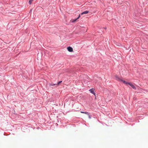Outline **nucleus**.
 <instances>
[{
	"instance_id": "nucleus-1",
	"label": "nucleus",
	"mask_w": 148,
	"mask_h": 148,
	"mask_svg": "<svg viewBox=\"0 0 148 148\" xmlns=\"http://www.w3.org/2000/svg\"><path fill=\"white\" fill-rule=\"evenodd\" d=\"M67 49L70 52H71L73 51V48L71 47H69L67 48Z\"/></svg>"
},
{
	"instance_id": "nucleus-2",
	"label": "nucleus",
	"mask_w": 148,
	"mask_h": 148,
	"mask_svg": "<svg viewBox=\"0 0 148 148\" xmlns=\"http://www.w3.org/2000/svg\"><path fill=\"white\" fill-rule=\"evenodd\" d=\"M95 89L93 88H92L89 90V91L91 93L93 94L94 95H95V93L94 92Z\"/></svg>"
},
{
	"instance_id": "nucleus-3",
	"label": "nucleus",
	"mask_w": 148,
	"mask_h": 148,
	"mask_svg": "<svg viewBox=\"0 0 148 148\" xmlns=\"http://www.w3.org/2000/svg\"><path fill=\"white\" fill-rule=\"evenodd\" d=\"M115 78L116 80H117L119 82H121V80H122V79L120 78L119 77H118V76H115Z\"/></svg>"
},
{
	"instance_id": "nucleus-4",
	"label": "nucleus",
	"mask_w": 148,
	"mask_h": 148,
	"mask_svg": "<svg viewBox=\"0 0 148 148\" xmlns=\"http://www.w3.org/2000/svg\"><path fill=\"white\" fill-rule=\"evenodd\" d=\"M89 12V11H86L84 12L81 14V15H83L84 14H87Z\"/></svg>"
},
{
	"instance_id": "nucleus-5",
	"label": "nucleus",
	"mask_w": 148,
	"mask_h": 148,
	"mask_svg": "<svg viewBox=\"0 0 148 148\" xmlns=\"http://www.w3.org/2000/svg\"><path fill=\"white\" fill-rule=\"evenodd\" d=\"M80 112H81V113H84V114H86L90 116L89 114L87 112L81 111Z\"/></svg>"
},
{
	"instance_id": "nucleus-6",
	"label": "nucleus",
	"mask_w": 148,
	"mask_h": 148,
	"mask_svg": "<svg viewBox=\"0 0 148 148\" xmlns=\"http://www.w3.org/2000/svg\"><path fill=\"white\" fill-rule=\"evenodd\" d=\"M121 82H122L124 84H128V83H129V82H126L125 81H124L123 79L122 80Z\"/></svg>"
},
{
	"instance_id": "nucleus-7",
	"label": "nucleus",
	"mask_w": 148,
	"mask_h": 148,
	"mask_svg": "<svg viewBox=\"0 0 148 148\" xmlns=\"http://www.w3.org/2000/svg\"><path fill=\"white\" fill-rule=\"evenodd\" d=\"M77 19H77V18L71 21V22L73 23L75 22L76 21H77Z\"/></svg>"
},
{
	"instance_id": "nucleus-8",
	"label": "nucleus",
	"mask_w": 148,
	"mask_h": 148,
	"mask_svg": "<svg viewBox=\"0 0 148 148\" xmlns=\"http://www.w3.org/2000/svg\"><path fill=\"white\" fill-rule=\"evenodd\" d=\"M33 0H29V3L30 4H31L32 2L33 1Z\"/></svg>"
},
{
	"instance_id": "nucleus-9",
	"label": "nucleus",
	"mask_w": 148,
	"mask_h": 148,
	"mask_svg": "<svg viewBox=\"0 0 148 148\" xmlns=\"http://www.w3.org/2000/svg\"><path fill=\"white\" fill-rule=\"evenodd\" d=\"M132 87V88H133L135 90L136 89V87L134 86V85H133Z\"/></svg>"
},
{
	"instance_id": "nucleus-10",
	"label": "nucleus",
	"mask_w": 148,
	"mask_h": 148,
	"mask_svg": "<svg viewBox=\"0 0 148 148\" xmlns=\"http://www.w3.org/2000/svg\"><path fill=\"white\" fill-rule=\"evenodd\" d=\"M62 82V81H59L58 82V83L56 84L57 85H58L60 84Z\"/></svg>"
},
{
	"instance_id": "nucleus-11",
	"label": "nucleus",
	"mask_w": 148,
	"mask_h": 148,
	"mask_svg": "<svg viewBox=\"0 0 148 148\" xmlns=\"http://www.w3.org/2000/svg\"><path fill=\"white\" fill-rule=\"evenodd\" d=\"M128 84H129V85H130L131 87L133 85L132 84H131V83H128Z\"/></svg>"
},
{
	"instance_id": "nucleus-12",
	"label": "nucleus",
	"mask_w": 148,
	"mask_h": 148,
	"mask_svg": "<svg viewBox=\"0 0 148 148\" xmlns=\"http://www.w3.org/2000/svg\"><path fill=\"white\" fill-rule=\"evenodd\" d=\"M55 85V84H51V86H54V85Z\"/></svg>"
},
{
	"instance_id": "nucleus-13",
	"label": "nucleus",
	"mask_w": 148,
	"mask_h": 148,
	"mask_svg": "<svg viewBox=\"0 0 148 148\" xmlns=\"http://www.w3.org/2000/svg\"><path fill=\"white\" fill-rule=\"evenodd\" d=\"M80 14H79L78 17L77 18V19H79V18L80 17Z\"/></svg>"
}]
</instances>
